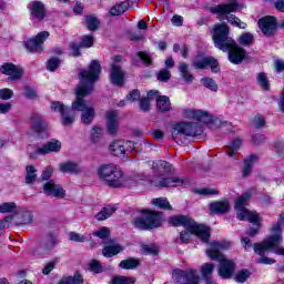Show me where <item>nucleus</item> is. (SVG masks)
<instances>
[{
    "label": "nucleus",
    "mask_w": 284,
    "mask_h": 284,
    "mask_svg": "<svg viewBox=\"0 0 284 284\" xmlns=\"http://www.w3.org/2000/svg\"><path fill=\"white\" fill-rule=\"evenodd\" d=\"M81 44L77 43V42H72L70 44V50H71V54L72 57H81Z\"/></svg>",
    "instance_id": "59"
},
{
    "label": "nucleus",
    "mask_w": 284,
    "mask_h": 284,
    "mask_svg": "<svg viewBox=\"0 0 284 284\" xmlns=\"http://www.w3.org/2000/svg\"><path fill=\"white\" fill-rule=\"evenodd\" d=\"M212 214H227L230 212V202L227 200L216 201L210 204Z\"/></svg>",
    "instance_id": "28"
},
{
    "label": "nucleus",
    "mask_w": 284,
    "mask_h": 284,
    "mask_svg": "<svg viewBox=\"0 0 284 284\" xmlns=\"http://www.w3.org/2000/svg\"><path fill=\"white\" fill-rule=\"evenodd\" d=\"M212 274H214V264L212 263H204L201 266V275L202 277L207 281V278H212Z\"/></svg>",
    "instance_id": "38"
},
{
    "label": "nucleus",
    "mask_w": 284,
    "mask_h": 284,
    "mask_svg": "<svg viewBox=\"0 0 284 284\" xmlns=\"http://www.w3.org/2000/svg\"><path fill=\"white\" fill-rule=\"evenodd\" d=\"M43 192L47 196H52L53 199H65V190L53 180H50L43 184Z\"/></svg>",
    "instance_id": "17"
},
{
    "label": "nucleus",
    "mask_w": 284,
    "mask_h": 284,
    "mask_svg": "<svg viewBox=\"0 0 284 284\" xmlns=\"http://www.w3.org/2000/svg\"><path fill=\"white\" fill-rule=\"evenodd\" d=\"M29 12L31 19L36 21H43L45 17H48V12L45 11V4L41 1H32L29 3Z\"/></svg>",
    "instance_id": "18"
},
{
    "label": "nucleus",
    "mask_w": 284,
    "mask_h": 284,
    "mask_svg": "<svg viewBox=\"0 0 284 284\" xmlns=\"http://www.w3.org/2000/svg\"><path fill=\"white\" fill-rule=\"evenodd\" d=\"M99 74H101V64L93 60L89 65V70H81L79 73L80 85L75 90L77 99L72 102L71 109L65 108L59 101L51 103L52 112L61 113L62 125H72L74 123L72 111L81 112V121L84 125H90L94 121L97 110L85 102V97L94 90V83L99 81Z\"/></svg>",
    "instance_id": "1"
},
{
    "label": "nucleus",
    "mask_w": 284,
    "mask_h": 284,
    "mask_svg": "<svg viewBox=\"0 0 284 284\" xmlns=\"http://www.w3.org/2000/svg\"><path fill=\"white\" fill-rule=\"evenodd\" d=\"M242 143L243 142L241 141V139L233 140L229 145V150L226 151L227 156H234V154H236V152L241 150Z\"/></svg>",
    "instance_id": "41"
},
{
    "label": "nucleus",
    "mask_w": 284,
    "mask_h": 284,
    "mask_svg": "<svg viewBox=\"0 0 284 284\" xmlns=\"http://www.w3.org/2000/svg\"><path fill=\"white\" fill-rule=\"evenodd\" d=\"M212 261H219V276L221 278H230L231 276H234V270H236V264L234 261L229 260L225 256H220L216 258H211Z\"/></svg>",
    "instance_id": "11"
},
{
    "label": "nucleus",
    "mask_w": 284,
    "mask_h": 284,
    "mask_svg": "<svg viewBox=\"0 0 284 284\" xmlns=\"http://www.w3.org/2000/svg\"><path fill=\"white\" fill-rule=\"evenodd\" d=\"M173 278L182 284H199V275L194 270L183 271L176 268L173 271Z\"/></svg>",
    "instance_id": "12"
},
{
    "label": "nucleus",
    "mask_w": 284,
    "mask_h": 284,
    "mask_svg": "<svg viewBox=\"0 0 284 284\" xmlns=\"http://www.w3.org/2000/svg\"><path fill=\"white\" fill-rule=\"evenodd\" d=\"M50 252L51 251L48 248L44 242H40L39 245L32 250V256L36 258H43V256H48Z\"/></svg>",
    "instance_id": "33"
},
{
    "label": "nucleus",
    "mask_w": 284,
    "mask_h": 284,
    "mask_svg": "<svg viewBox=\"0 0 284 284\" xmlns=\"http://www.w3.org/2000/svg\"><path fill=\"white\" fill-rule=\"evenodd\" d=\"M136 278L130 276H115L112 280V284H135Z\"/></svg>",
    "instance_id": "47"
},
{
    "label": "nucleus",
    "mask_w": 284,
    "mask_h": 284,
    "mask_svg": "<svg viewBox=\"0 0 284 284\" xmlns=\"http://www.w3.org/2000/svg\"><path fill=\"white\" fill-rule=\"evenodd\" d=\"M141 98V92L139 90H133L126 95V101H138Z\"/></svg>",
    "instance_id": "63"
},
{
    "label": "nucleus",
    "mask_w": 284,
    "mask_h": 284,
    "mask_svg": "<svg viewBox=\"0 0 284 284\" xmlns=\"http://www.w3.org/2000/svg\"><path fill=\"white\" fill-rule=\"evenodd\" d=\"M213 41L215 43V48L222 50V52H229V60L231 63L239 65V63H243V59H245V49L239 47L234 39L230 38V27L227 24H216L213 30Z\"/></svg>",
    "instance_id": "3"
},
{
    "label": "nucleus",
    "mask_w": 284,
    "mask_h": 284,
    "mask_svg": "<svg viewBox=\"0 0 284 284\" xmlns=\"http://www.w3.org/2000/svg\"><path fill=\"white\" fill-rule=\"evenodd\" d=\"M125 80V72L121 69L119 64L111 65V83L113 85H123V81Z\"/></svg>",
    "instance_id": "26"
},
{
    "label": "nucleus",
    "mask_w": 284,
    "mask_h": 284,
    "mask_svg": "<svg viewBox=\"0 0 284 284\" xmlns=\"http://www.w3.org/2000/svg\"><path fill=\"white\" fill-rule=\"evenodd\" d=\"M102 134H103V129L99 126H93L91 131V141L93 143H99V139H101Z\"/></svg>",
    "instance_id": "51"
},
{
    "label": "nucleus",
    "mask_w": 284,
    "mask_h": 284,
    "mask_svg": "<svg viewBox=\"0 0 284 284\" xmlns=\"http://www.w3.org/2000/svg\"><path fill=\"white\" fill-rule=\"evenodd\" d=\"M80 45L81 48H92L94 45V38L92 36H83Z\"/></svg>",
    "instance_id": "55"
},
{
    "label": "nucleus",
    "mask_w": 284,
    "mask_h": 284,
    "mask_svg": "<svg viewBox=\"0 0 284 284\" xmlns=\"http://www.w3.org/2000/svg\"><path fill=\"white\" fill-rule=\"evenodd\" d=\"M93 236H97L98 239L102 240L110 239V229L102 226L98 231L93 232Z\"/></svg>",
    "instance_id": "49"
},
{
    "label": "nucleus",
    "mask_w": 284,
    "mask_h": 284,
    "mask_svg": "<svg viewBox=\"0 0 284 284\" xmlns=\"http://www.w3.org/2000/svg\"><path fill=\"white\" fill-rule=\"evenodd\" d=\"M138 57L144 63V65H150L152 63V55L145 51H139Z\"/></svg>",
    "instance_id": "57"
},
{
    "label": "nucleus",
    "mask_w": 284,
    "mask_h": 284,
    "mask_svg": "<svg viewBox=\"0 0 284 284\" xmlns=\"http://www.w3.org/2000/svg\"><path fill=\"white\" fill-rule=\"evenodd\" d=\"M110 151L113 156H125V141L115 140L110 144Z\"/></svg>",
    "instance_id": "29"
},
{
    "label": "nucleus",
    "mask_w": 284,
    "mask_h": 284,
    "mask_svg": "<svg viewBox=\"0 0 284 284\" xmlns=\"http://www.w3.org/2000/svg\"><path fill=\"white\" fill-rule=\"evenodd\" d=\"M178 70L186 83H192V81H194V75L190 72V65H187V63L181 62Z\"/></svg>",
    "instance_id": "32"
},
{
    "label": "nucleus",
    "mask_w": 284,
    "mask_h": 284,
    "mask_svg": "<svg viewBox=\"0 0 284 284\" xmlns=\"http://www.w3.org/2000/svg\"><path fill=\"white\" fill-rule=\"evenodd\" d=\"M240 43L241 45H251V43H254V34L250 32L243 33L240 37Z\"/></svg>",
    "instance_id": "50"
},
{
    "label": "nucleus",
    "mask_w": 284,
    "mask_h": 284,
    "mask_svg": "<svg viewBox=\"0 0 284 284\" xmlns=\"http://www.w3.org/2000/svg\"><path fill=\"white\" fill-rule=\"evenodd\" d=\"M99 19L94 16H88L85 18V26L88 30H91V32H94V30H99Z\"/></svg>",
    "instance_id": "45"
},
{
    "label": "nucleus",
    "mask_w": 284,
    "mask_h": 284,
    "mask_svg": "<svg viewBox=\"0 0 284 284\" xmlns=\"http://www.w3.org/2000/svg\"><path fill=\"white\" fill-rule=\"evenodd\" d=\"M184 119H193V121H201L202 123H210L212 115L205 111L184 109L182 112Z\"/></svg>",
    "instance_id": "19"
},
{
    "label": "nucleus",
    "mask_w": 284,
    "mask_h": 284,
    "mask_svg": "<svg viewBox=\"0 0 284 284\" xmlns=\"http://www.w3.org/2000/svg\"><path fill=\"white\" fill-rule=\"evenodd\" d=\"M148 97L150 101L155 99L159 112H170V110H172V102H170V98L168 95H159L158 90L149 91Z\"/></svg>",
    "instance_id": "13"
},
{
    "label": "nucleus",
    "mask_w": 284,
    "mask_h": 284,
    "mask_svg": "<svg viewBox=\"0 0 284 284\" xmlns=\"http://www.w3.org/2000/svg\"><path fill=\"white\" fill-rule=\"evenodd\" d=\"M59 65H61V60H59L58 58H51L47 63V69L49 70V72H54V70H57Z\"/></svg>",
    "instance_id": "54"
},
{
    "label": "nucleus",
    "mask_w": 284,
    "mask_h": 284,
    "mask_svg": "<svg viewBox=\"0 0 284 284\" xmlns=\"http://www.w3.org/2000/svg\"><path fill=\"white\" fill-rule=\"evenodd\" d=\"M192 67L195 68V70H205V68L210 67L214 74L221 72L219 61L212 57L197 55L192 61Z\"/></svg>",
    "instance_id": "10"
},
{
    "label": "nucleus",
    "mask_w": 284,
    "mask_h": 284,
    "mask_svg": "<svg viewBox=\"0 0 284 284\" xmlns=\"http://www.w3.org/2000/svg\"><path fill=\"white\" fill-rule=\"evenodd\" d=\"M13 95H14V92H12V90L10 89L0 90V99H2V101H8L9 99H12Z\"/></svg>",
    "instance_id": "60"
},
{
    "label": "nucleus",
    "mask_w": 284,
    "mask_h": 284,
    "mask_svg": "<svg viewBox=\"0 0 284 284\" xmlns=\"http://www.w3.org/2000/svg\"><path fill=\"white\" fill-rule=\"evenodd\" d=\"M211 248L206 250V255L211 258H221L223 255L221 252L225 250H230L232 247V242L230 241H221V242H212L210 244Z\"/></svg>",
    "instance_id": "15"
},
{
    "label": "nucleus",
    "mask_w": 284,
    "mask_h": 284,
    "mask_svg": "<svg viewBox=\"0 0 284 284\" xmlns=\"http://www.w3.org/2000/svg\"><path fill=\"white\" fill-rule=\"evenodd\" d=\"M257 83L262 88V90H270V80L267 79V74L265 72L257 73Z\"/></svg>",
    "instance_id": "44"
},
{
    "label": "nucleus",
    "mask_w": 284,
    "mask_h": 284,
    "mask_svg": "<svg viewBox=\"0 0 284 284\" xmlns=\"http://www.w3.org/2000/svg\"><path fill=\"white\" fill-rule=\"evenodd\" d=\"M58 284H83V276L80 274H74V276H69L61 280Z\"/></svg>",
    "instance_id": "46"
},
{
    "label": "nucleus",
    "mask_w": 284,
    "mask_h": 284,
    "mask_svg": "<svg viewBox=\"0 0 284 284\" xmlns=\"http://www.w3.org/2000/svg\"><path fill=\"white\" fill-rule=\"evenodd\" d=\"M152 170L156 176H163V174H172L174 172L170 162H165L163 160L153 162Z\"/></svg>",
    "instance_id": "25"
},
{
    "label": "nucleus",
    "mask_w": 284,
    "mask_h": 284,
    "mask_svg": "<svg viewBox=\"0 0 284 284\" xmlns=\"http://www.w3.org/2000/svg\"><path fill=\"white\" fill-rule=\"evenodd\" d=\"M106 130L109 134H115L119 130V113L114 110L106 112Z\"/></svg>",
    "instance_id": "24"
},
{
    "label": "nucleus",
    "mask_w": 284,
    "mask_h": 284,
    "mask_svg": "<svg viewBox=\"0 0 284 284\" xmlns=\"http://www.w3.org/2000/svg\"><path fill=\"white\" fill-rule=\"evenodd\" d=\"M53 172H54V169H52V166H47L42 171V175H41L42 181H50V179L52 178Z\"/></svg>",
    "instance_id": "61"
},
{
    "label": "nucleus",
    "mask_w": 284,
    "mask_h": 284,
    "mask_svg": "<svg viewBox=\"0 0 284 284\" xmlns=\"http://www.w3.org/2000/svg\"><path fill=\"white\" fill-rule=\"evenodd\" d=\"M50 37V32L41 31L33 39L26 42V48L29 52H41L43 50V43Z\"/></svg>",
    "instance_id": "14"
},
{
    "label": "nucleus",
    "mask_w": 284,
    "mask_h": 284,
    "mask_svg": "<svg viewBox=\"0 0 284 284\" xmlns=\"http://www.w3.org/2000/svg\"><path fill=\"white\" fill-rule=\"evenodd\" d=\"M253 124L257 128H265V118L261 116V115H256L254 118Z\"/></svg>",
    "instance_id": "64"
},
{
    "label": "nucleus",
    "mask_w": 284,
    "mask_h": 284,
    "mask_svg": "<svg viewBox=\"0 0 284 284\" xmlns=\"http://www.w3.org/2000/svg\"><path fill=\"white\" fill-rule=\"evenodd\" d=\"M248 278H250V271L247 270L240 271L235 276V281L237 283H245V281H247Z\"/></svg>",
    "instance_id": "56"
},
{
    "label": "nucleus",
    "mask_w": 284,
    "mask_h": 284,
    "mask_svg": "<svg viewBox=\"0 0 284 284\" xmlns=\"http://www.w3.org/2000/svg\"><path fill=\"white\" fill-rule=\"evenodd\" d=\"M210 12H212V14H219V21H225L226 19V21H229V23L235 28H240L241 30H245V28H247V23L241 21L239 17L232 14V12H239V2H236V0H231L227 3L212 7Z\"/></svg>",
    "instance_id": "6"
},
{
    "label": "nucleus",
    "mask_w": 284,
    "mask_h": 284,
    "mask_svg": "<svg viewBox=\"0 0 284 284\" xmlns=\"http://www.w3.org/2000/svg\"><path fill=\"white\" fill-rule=\"evenodd\" d=\"M172 79V73L168 69H162L158 72V81L168 82Z\"/></svg>",
    "instance_id": "53"
},
{
    "label": "nucleus",
    "mask_w": 284,
    "mask_h": 284,
    "mask_svg": "<svg viewBox=\"0 0 284 284\" xmlns=\"http://www.w3.org/2000/svg\"><path fill=\"white\" fill-rule=\"evenodd\" d=\"M256 161H258V156H256L255 154H252L250 158L244 160L243 176L252 174V165H254Z\"/></svg>",
    "instance_id": "36"
},
{
    "label": "nucleus",
    "mask_w": 284,
    "mask_h": 284,
    "mask_svg": "<svg viewBox=\"0 0 284 284\" xmlns=\"http://www.w3.org/2000/svg\"><path fill=\"white\" fill-rule=\"evenodd\" d=\"M257 23L263 34H265L266 37H272V34H274V30H276V18L264 17L261 18Z\"/></svg>",
    "instance_id": "22"
},
{
    "label": "nucleus",
    "mask_w": 284,
    "mask_h": 284,
    "mask_svg": "<svg viewBox=\"0 0 284 284\" xmlns=\"http://www.w3.org/2000/svg\"><path fill=\"white\" fill-rule=\"evenodd\" d=\"M50 152H61V142L59 140H51L36 150V154H50Z\"/></svg>",
    "instance_id": "27"
},
{
    "label": "nucleus",
    "mask_w": 284,
    "mask_h": 284,
    "mask_svg": "<svg viewBox=\"0 0 284 284\" xmlns=\"http://www.w3.org/2000/svg\"><path fill=\"white\" fill-rule=\"evenodd\" d=\"M0 72L9 77L10 81H18V79H21V77H23V69L10 62L0 65Z\"/></svg>",
    "instance_id": "20"
},
{
    "label": "nucleus",
    "mask_w": 284,
    "mask_h": 284,
    "mask_svg": "<svg viewBox=\"0 0 284 284\" xmlns=\"http://www.w3.org/2000/svg\"><path fill=\"white\" fill-rule=\"evenodd\" d=\"M139 265H141L139 260L130 257L121 261L119 267H121V270H136Z\"/></svg>",
    "instance_id": "35"
},
{
    "label": "nucleus",
    "mask_w": 284,
    "mask_h": 284,
    "mask_svg": "<svg viewBox=\"0 0 284 284\" xmlns=\"http://www.w3.org/2000/svg\"><path fill=\"white\" fill-rule=\"evenodd\" d=\"M42 243L47 245L49 252H52L54 247H57V245H59L60 243L59 235H57L55 233H48L45 241H43Z\"/></svg>",
    "instance_id": "34"
},
{
    "label": "nucleus",
    "mask_w": 284,
    "mask_h": 284,
    "mask_svg": "<svg viewBox=\"0 0 284 284\" xmlns=\"http://www.w3.org/2000/svg\"><path fill=\"white\" fill-rule=\"evenodd\" d=\"M171 134L178 145H183L187 136H201L203 126L199 123L180 122L173 126Z\"/></svg>",
    "instance_id": "7"
},
{
    "label": "nucleus",
    "mask_w": 284,
    "mask_h": 284,
    "mask_svg": "<svg viewBox=\"0 0 284 284\" xmlns=\"http://www.w3.org/2000/svg\"><path fill=\"white\" fill-rule=\"evenodd\" d=\"M17 212V203L14 202H4L0 204V214H8Z\"/></svg>",
    "instance_id": "43"
},
{
    "label": "nucleus",
    "mask_w": 284,
    "mask_h": 284,
    "mask_svg": "<svg viewBox=\"0 0 284 284\" xmlns=\"http://www.w3.org/2000/svg\"><path fill=\"white\" fill-rule=\"evenodd\" d=\"M146 216L138 217L134 220L133 224L139 230H154L156 227H161V223H163V213L154 212V211H144Z\"/></svg>",
    "instance_id": "9"
},
{
    "label": "nucleus",
    "mask_w": 284,
    "mask_h": 284,
    "mask_svg": "<svg viewBox=\"0 0 284 284\" xmlns=\"http://www.w3.org/2000/svg\"><path fill=\"white\" fill-rule=\"evenodd\" d=\"M102 244L104 245L102 256L105 258H112V256H116V254H121V252H123V246L113 240L102 242Z\"/></svg>",
    "instance_id": "21"
},
{
    "label": "nucleus",
    "mask_w": 284,
    "mask_h": 284,
    "mask_svg": "<svg viewBox=\"0 0 284 284\" xmlns=\"http://www.w3.org/2000/svg\"><path fill=\"white\" fill-rule=\"evenodd\" d=\"M125 10H128V2H121L111 8L110 16L119 17V16L123 14V12H125Z\"/></svg>",
    "instance_id": "40"
},
{
    "label": "nucleus",
    "mask_w": 284,
    "mask_h": 284,
    "mask_svg": "<svg viewBox=\"0 0 284 284\" xmlns=\"http://www.w3.org/2000/svg\"><path fill=\"white\" fill-rule=\"evenodd\" d=\"M29 124L36 134H42V132L48 131V122H45L42 114L31 113L29 116Z\"/></svg>",
    "instance_id": "16"
},
{
    "label": "nucleus",
    "mask_w": 284,
    "mask_h": 284,
    "mask_svg": "<svg viewBox=\"0 0 284 284\" xmlns=\"http://www.w3.org/2000/svg\"><path fill=\"white\" fill-rule=\"evenodd\" d=\"M252 199V191H247L235 201L234 207L237 210L239 221H248V223H256L258 221V213L247 210L245 206Z\"/></svg>",
    "instance_id": "8"
},
{
    "label": "nucleus",
    "mask_w": 284,
    "mask_h": 284,
    "mask_svg": "<svg viewBox=\"0 0 284 284\" xmlns=\"http://www.w3.org/2000/svg\"><path fill=\"white\" fill-rule=\"evenodd\" d=\"M154 187H179L181 185H185V181L181 178L172 176V178H163L160 181L151 182Z\"/></svg>",
    "instance_id": "23"
},
{
    "label": "nucleus",
    "mask_w": 284,
    "mask_h": 284,
    "mask_svg": "<svg viewBox=\"0 0 284 284\" xmlns=\"http://www.w3.org/2000/svg\"><path fill=\"white\" fill-rule=\"evenodd\" d=\"M152 205L155 207H160L161 210H172V205H170V201L165 197H158L152 200Z\"/></svg>",
    "instance_id": "42"
},
{
    "label": "nucleus",
    "mask_w": 284,
    "mask_h": 284,
    "mask_svg": "<svg viewBox=\"0 0 284 284\" xmlns=\"http://www.w3.org/2000/svg\"><path fill=\"white\" fill-rule=\"evenodd\" d=\"M142 252L143 254H152L153 256H156V254H159V246L154 244L143 245Z\"/></svg>",
    "instance_id": "52"
},
{
    "label": "nucleus",
    "mask_w": 284,
    "mask_h": 284,
    "mask_svg": "<svg viewBox=\"0 0 284 284\" xmlns=\"http://www.w3.org/2000/svg\"><path fill=\"white\" fill-rule=\"evenodd\" d=\"M151 135L153 136L154 141H163V139L165 136L163 131H161L159 129L151 130Z\"/></svg>",
    "instance_id": "62"
},
{
    "label": "nucleus",
    "mask_w": 284,
    "mask_h": 284,
    "mask_svg": "<svg viewBox=\"0 0 284 284\" xmlns=\"http://www.w3.org/2000/svg\"><path fill=\"white\" fill-rule=\"evenodd\" d=\"M26 183L27 185H30L37 181V169L33 165H28L26 168Z\"/></svg>",
    "instance_id": "37"
},
{
    "label": "nucleus",
    "mask_w": 284,
    "mask_h": 284,
    "mask_svg": "<svg viewBox=\"0 0 284 284\" xmlns=\"http://www.w3.org/2000/svg\"><path fill=\"white\" fill-rule=\"evenodd\" d=\"M200 83H202L204 88H207V90H211V92H219V84H216V81L212 78H202Z\"/></svg>",
    "instance_id": "39"
},
{
    "label": "nucleus",
    "mask_w": 284,
    "mask_h": 284,
    "mask_svg": "<svg viewBox=\"0 0 284 284\" xmlns=\"http://www.w3.org/2000/svg\"><path fill=\"white\" fill-rule=\"evenodd\" d=\"M34 219V215H32V212L24 211L21 215L20 222H18V225H29Z\"/></svg>",
    "instance_id": "48"
},
{
    "label": "nucleus",
    "mask_w": 284,
    "mask_h": 284,
    "mask_svg": "<svg viewBox=\"0 0 284 284\" xmlns=\"http://www.w3.org/2000/svg\"><path fill=\"white\" fill-rule=\"evenodd\" d=\"M169 223L174 227L182 226L187 230L180 233L181 243H190V234H195V236L201 239L202 243H207V241H210V227L203 224H197L187 215L172 216L169 219Z\"/></svg>",
    "instance_id": "4"
},
{
    "label": "nucleus",
    "mask_w": 284,
    "mask_h": 284,
    "mask_svg": "<svg viewBox=\"0 0 284 284\" xmlns=\"http://www.w3.org/2000/svg\"><path fill=\"white\" fill-rule=\"evenodd\" d=\"M283 223H284V213H282L278 217L276 224L272 227L273 235L266 237L263 243H255L254 244V252L258 254L260 257L256 263L263 265H274L276 260L270 258L265 256L266 252H273L277 256H284V247L281 246L283 243Z\"/></svg>",
    "instance_id": "2"
},
{
    "label": "nucleus",
    "mask_w": 284,
    "mask_h": 284,
    "mask_svg": "<svg viewBox=\"0 0 284 284\" xmlns=\"http://www.w3.org/2000/svg\"><path fill=\"white\" fill-rule=\"evenodd\" d=\"M116 212V205H108L104 206L97 215L95 219L97 221H105L106 219H110L112 214Z\"/></svg>",
    "instance_id": "31"
},
{
    "label": "nucleus",
    "mask_w": 284,
    "mask_h": 284,
    "mask_svg": "<svg viewBox=\"0 0 284 284\" xmlns=\"http://www.w3.org/2000/svg\"><path fill=\"white\" fill-rule=\"evenodd\" d=\"M69 239L74 243H85L87 239L81 233L71 232L69 233Z\"/></svg>",
    "instance_id": "58"
},
{
    "label": "nucleus",
    "mask_w": 284,
    "mask_h": 284,
    "mask_svg": "<svg viewBox=\"0 0 284 284\" xmlns=\"http://www.w3.org/2000/svg\"><path fill=\"white\" fill-rule=\"evenodd\" d=\"M60 172L64 174H79L81 172V168L75 162H64L60 164Z\"/></svg>",
    "instance_id": "30"
},
{
    "label": "nucleus",
    "mask_w": 284,
    "mask_h": 284,
    "mask_svg": "<svg viewBox=\"0 0 284 284\" xmlns=\"http://www.w3.org/2000/svg\"><path fill=\"white\" fill-rule=\"evenodd\" d=\"M98 178L103 181L109 187H130L132 183L130 178L123 175L121 168L116 164H101L97 170Z\"/></svg>",
    "instance_id": "5"
}]
</instances>
